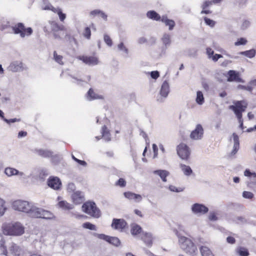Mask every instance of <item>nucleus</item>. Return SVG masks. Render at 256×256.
I'll return each instance as SVG.
<instances>
[{
	"label": "nucleus",
	"instance_id": "obj_23",
	"mask_svg": "<svg viewBox=\"0 0 256 256\" xmlns=\"http://www.w3.org/2000/svg\"><path fill=\"white\" fill-rule=\"evenodd\" d=\"M34 151V152L43 158H50L53 155V152L48 150L36 148Z\"/></svg>",
	"mask_w": 256,
	"mask_h": 256
},
{
	"label": "nucleus",
	"instance_id": "obj_62",
	"mask_svg": "<svg viewBox=\"0 0 256 256\" xmlns=\"http://www.w3.org/2000/svg\"><path fill=\"white\" fill-rule=\"evenodd\" d=\"M222 58V56L220 54H215L214 55H212V56L211 58L214 62H216L220 58Z\"/></svg>",
	"mask_w": 256,
	"mask_h": 256
},
{
	"label": "nucleus",
	"instance_id": "obj_13",
	"mask_svg": "<svg viewBox=\"0 0 256 256\" xmlns=\"http://www.w3.org/2000/svg\"><path fill=\"white\" fill-rule=\"evenodd\" d=\"M8 250L13 256H20L23 252L21 246L14 242H11L10 244Z\"/></svg>",
	"mask_w": 256,
	"mask_h": 256
},
{
	"label": "nucleus",
	"instance_id": "obj_22",
	"mask_svg": "<svg viewBox=\"0 0 256 256\" xmlns=\"http://www.w3.org/2000/svg\"><path fill=\"white\" fill-rule=\"evenodd\" d=\"M4 173L7 176L9 177L16 175L22 176L24 175L22 172H20L16 169L10 167H8L6 168L4 170Z\"/></svg>",
	"mask_w": 256,
	"mask_h": 256
},
{
	"label": "nucleus",
	"instance_id": "obj_59",
	"mask_svg": "<svg viewBox=\"0 0 256 256\" xmlns=\"http://www.w3.org/2000/svg\"><path fill=\"white\" fill-rule=\"evenodd\" d=\"M152 149L154 153V158H155L157 157L158 154V148L156 144H152Z\"/></svg>",
	"mask_w": 256,
	"mask_h": 256
},
{
	"label": "nucleus",
	"instance_id": "obj_38",
	"mask_svg": "<svg viewBox=\"0 0 256 256\" xmlns=\"http://www.w3.org/2000/svg\"><path fill=\"white\" fill-rule=\"evenodd\" d=\"M53 10V12L56 13L58 14L60 21L63 22L66 18V14L62 13V10L59 8H54Z\"/></svg>",
	"mask_w": 256,
	"mask_h": 256
},
{
	"label": "nucleus",
	"instance_id": "obj_10",
	"mask_svg": "<svg viewBox=\"0 0 256 256\" xmlns=\"http://www.w3.org/2000/svg\"><path fill=\"white\" fill-rule=\"evenodd\" d=\"M204 135V129L202 126L198 124L195 129L191 132L190 138L194 140H198L202 138Z\"/></svg>",
	"mask_w": 256,
	"mask_h": 256
},
{
	"label": "nucleus",
	"instance_id": "obj_42",
	"mask_svg": "<svg viewBox=\"0 0 256 256\" xmlns=\"http://www.w3.org/2000/svg\"><path fill=\"white\" fill-rule=\"evenodd\" d=\"M107 242L115 246L120 244V240L116 237L109 236L108 240Z\"/></svg>",
	"mask_w": 256,
	"mask_h": 256
},
{
	"label": "nucleus",
	"instance_id": "obj_63",
	"mask_svg": "<svg viewBox=\"0 0 256 256\" xmlns=\"http://www.w3.org/2000/svg\"><path fill=\"white\" fill-rule=\"evenodd\" d=\"M150 76L154 79H156L159 76V72L158 71H153L150 72Z\"/></svg>",
	"mask_w": 256,
	"mask_h": 256
},
{
	"label": "nucleus",
	"instance_id": "obj_64",
	"mask_svg": "<svg viewBox=\"0 0 256 256\" xmlns=\"http://www.w3.org/2000/svg\"><path fill=\"white\" fill-rule=\"evenodd\" d=\"M71 214H72V216H74L76 218H78V219L85 218L86 217V216H84L83 214H77L74 213V212H72Z\"/></svg>",
	"mask_w": 256,
	"mask_h": 256
},
{
	"label": "nucleus",
	"instance_id": "obj_61",
	"mask_svg": "<svg viewBox=\"0 0 256 256\" xmlns=\"http://www.w3.org/2000/svg\"><path fill=\"white\" fill-rule=\"evenodd\" d=\"M109 236H106V235H105L104 234H98V237L100 238V239H102V240H104L106 241H108V239H109Z\"/></svg>",
	"mask_w": 256,
	"mask_h": 256
},
{
	"label": "nucleus",
	"instance_id": "obj_49",
	"mask_svg": "<svg viewBox=\"0 0 256 256\" xmlns=\"http://www.w3.org/2000/svg\"><path fill=\"white\" fill-rule=\"evenodd\" d=\"M204 20L206 24L207 25L210 26V27H214V26L215 25L214 21L213 20H212L206 17H205L204 18Z\"/></svg>",
	"mask_w": 256,
	"mask_h": 256
},
{
	"label": "nucleus",
	"instance_id": "obj_47",
	"mask_svg": "<svg viewBox=\"0 0 256 256\" xmlns=\"http://www.w3.org/2000/svg\"><path fill=\"white\" fill-rule=\"evenodd\" d=\"M238 88L246 90L250 92H252V87L250 84L246 86L240 84L238 86Z\"/></svg>",
	"mask_w": 256,
	"mask_h": 256
},
{
	"label": "nucleus",
	"instance_id": "obj_43",
	"mask_svg": "<svg viewBox=\"0 0 256 256\" xmlns=\"http://www.w3.org/2000/svg\"><path fill=\"white\" fill-rule=\"evenodd\" d=\"M82 227L84 228L92 230H96V227L94 224H93L89 222H86L82 224Z\"/></svg>",
	"mask_w": 256,
	"mask_h": 256
},
{
	"label": "nucleus",
	"instance_id": "obj_16",
	"mask_svg": "<svg viewBox=\"0 0 256 256\" xmlns=\"http://www.w3.org/2000/svg\"><path fill=\"white\" fill-rule=\"evenodd\" d=\"M127 225L126 222L123 219L114 218L112 224V227L115 230H122Z\"/></svg>",
	"mask_w": 256,
	"mask_h": 256
},
{
	"label": "nucleus",
	"instance_id": "obj_34",
	"mask_svg": "<svg viewBox=\"0 0 256 256\" xmlns=\"http://www.w3.org/2000/svg\"><path fill=\"white\" fill-rule=\"evenodd\" d=\"M102 136L106 141L110 140V134L106 126H104L102 129Z\"/></svg>",
	"mask_w": 256,
	"mask_h": 256
},
{
	"label": "nucleus",
	"instance_id": "obj_32",
	"mask_svg": "<svg viewBox=\"0 0 256 256\" xmlns=\"http://www.w3.org/2000/svg\"><path fill=\"white\" fill-rule=\"evenodd\" d=\"M180 166L185 176H190L192 174V170L190 166L181 164Z\"/></svg>",
	"mask_w": 256,
	"mask_h": 256
},
{
	"label": "nucleus",
	"instance_id": "obj_17",
	"mask_svg": "<svg viewBox=\"0 0 256 256\" xmlns=\"http://www.w3.org/2000/svg\"><path fill=\"white\" fill-rule=\"evenodd\" d=\"M8 70L14 72L22 71L24 70L23 64L20 61L13 62L8 67Z\"/></svg>",
	"mask_w": 256,
	"mask_h": 256
},
{
	"label": "nucleus",
	"instance_id": "obj_45",
	"mask_svg": "<svg viewBox=\"0 0 256 256\" xmlns=\"http://www.w3.org/2000/svg\"><path fill=\"white\" fill-rule=\"evenodd\" d=\"M162 40L166 46L169 45L170 44V36L166 34H164L162 38Z\"/></svg>",
	"mask_w": 256,
	"mask_h": 256
},
{
	"label": "nucleus",
	"instance_id": "obj_37",
	"mask_svg": "<svg viewBox=\"0 0 256 256\" xmlns=\"http://www.w3.org/2000/svg\"><path fill=\"white\" fill-rule=\"evenodd\" d=\"M256 50L254 49H251L248 50H246L244 52H238L239 54L244 56L248 58H252L254 57L256 55Z\"/></svg>",
	"mask_w": 256,
	"mask_h": 256
},
{
	"label": "nucleus",
	"instance_id": "obj_30",
	"mask_svg": "<svg viewBox=\"0 0 256 256\" xmlns=\"http://www.w3.org/2000/svg\"><path fill=\"white\" fill-rule=\"evenodd\" d=\"M202 256H214V254L210 250L205 246H202L200 248Z\"/></svg>",
	"mask_w": 256,
	"mask_h": 256
},
{
	"label": "nucleus",
	"instance_id": "obj_36",
	"mask_svg": "<svg viewBox=\"0 0 256 256\" xmlns=\"http://www.w3.org/2000/svg\"><path fill=\"white\" fill-rule=\"evenodd\" d=\"M90 15L92 16H95L96 15L100 16H101L104 20H107V15L102 11L99 10H92L90 12Z\"/></svg>",
	"mask_w": 256,
	"mask_h": 256
},
{
	"label": "nucleus",
	"instance_id": "obj_4",
	"mask_svg": "<svg viewBox=\"0 0 256 256\" xmlns=\"http://www.w3.org/2000/svg\"><path fill=\"white\" fill-rule=\"evenodd\" d=\"M64 26L62 24H58L56 22L54 21H49L48 23L46 24L44 26V30L48 33H50V32H53L54 36V38H58L60 37V35L58 34L59 30H60V32L62 34H64Z\"/></svg>",
	"mask_w": 256,
	"mask_h": 256
},
{
	"label": "nucleus",
	"instance_id": "obj_19",
	"mask_svg": "<svg viewBox=\"0 0 256 256\" xmlns=\"http://www.w3.org/2000/svg\"><path fill=\"white\" fill-rule=\"evenodd\" d=\"M30 209V211L28 212L30 216L34 218H40L42 208H37L32 204Z\"/></svg>",
	"mask_w": 256,
	"mask_h": 256
},
{
	"label": "nucleus",
	"instance_id": "obj_60",
	"mask_svg": "<svg viewBox=\"0 0 256 256\" xmlns=\"http://www.w3.org/2000/svg\"><path fill=\"white\" fill-rule=\"evenodd\" d=\"M206 54L208 56V58H211L212 56L214 54V52L212 50V49L210 48H206Z\"/></svg>",
	"mask_w": 256,
	"mask_h": 256
},
{
	"label": "nucleus",
	"instance_id": "obj_25",
	"mask_svg": "<svg viewBox=\"0 0 256 256\" xmlns=\"http://www.w3.org/2000/svg\"><path fill=\"white\" fill-rule=\"evenodd\" d=\"M169 92V84L166 80H165L162 84L160 91V94L162 96L166 98L168 96Z\"/></svg>",
	"mask_w": 256,
	"mask_h": 256
},
{
	"label": "nucleus",
	"instance_id": "obj_6",
	"mask_svg": "<svg viewBox=\"0 0 256 256\" xmlns=\"http://www.w3.org/2000/svg\"><path fill=\"white\" fill-rule=\"evenodd\" d=\"M12 30L16 34H20L22 38L29 36L32 33L31 28H26L22 23L19 22L12 27Z\"/></svg>",
	"mask_w": 256,
	"mask_h": 256
},
{
	"label": "nucleus",
	"instance_id": "obj_15",
	"mask_svg": "<svg viewBox=\"0 0 256 256\" xmlns=\"http://www.w3.org/2000/svg\"><path fill=\"white\" fill-rule=\"evenodd\" d=\"M78 58L86 64L91 66L98 64L99 62L98 58L94 56H80Z\"/></svg>",
	"mask_w": 256,
	"mask_h": 256
},
{
	"label": "nucleus",
	"instance_id": "obj_9",
	"mask_svg": "<svg viewBox=\"0 0 256 256\" xmlns=\"http://www.w3.org/2000/svg\"><path fill=\"white\" fill-rule=\"evenodd\" d=\"M244 174L248 179L246 182L247 186L250 188L253 187L256 184V173L251 172L249 169H246Z\"/></svg>",
	"mask_w": 256,
	"mask_h": 256
},
{
	"label": "nucleus",
	"instance_id": "obj_28",
	"mask_svg": "<svg viewBox=\"0 0 256 256\" xmlns=\"http://www.w3.org/2000/svg\"><path fill=\"white\" fill-rule=\"evenodd\" d=\"M161 21L165 24L167 26H169V30H172L174 26H175V22L172 20H169L168 18L166 16H162L161 18Z\"/></svg>",
	"mask_w": 256,
	"mask_h": 256
},
{
	"label": "nucleus",
	"instance_id": "obj_51",
	"mask_svg": "<svg viewBox=\"0 0 256 256\" xmlns=\"http://www.w3.org/2000/svg\"><path fill=\"white\" fill-rule=\"evenodd\" d=\"M84 36L88 39L90 38L91 36V32L89 28H86L84 32Z\"/></svg>",
	"mask_w": 256,
	"mask_h": 256
},
{
	"label": "nucleus",
	"instance_id": "obj_40",
	"mask_svg": "<svg viewBox=\"0 0 256 256\" xmlns=\"http://www.w3.org/2000/svg\"><path fill=\"white\" fill-rule=\"evenodd\" d=\"M236 252L240 256H248L249 252L248 250L244 247H239L236 249Z\"/></svg>",
	"mask_w": 256,
	"mask_h": 256
},
{
	"label": "nucleus",
	"instance_id": "obj_31",
	"mask_svg": "<svg viewBox=\"0 0 256 256\" xmlns=\"http://www.w3.org/2000/svg\"><path fill=\"white\" fill-rule=\"evenodd\" d=\"M58 206L64 210H72L74 208L72 204L68 203L65 200H62L58 203Z\"/></svg>",
	"mask_w": 256,
	"mask_h": 256
},
{
	"label": "nucleus",
	"instance_id": "obj_48",
	"mask_svg": "<svg viewBox=\"0 0 256 256\" xmlns=\"http://www.w3.org/2000/svg\"><path fill=\"white\" fill-rule=\"evenodd\" d=\"M247 42V40L244 38H239L237 42H235L234 45L236 46H240V45H245Z\"/></svg>",
	"mask_w": 256,
	"mask_h": 256
},
{
	"label": "nucleus",
	"instance_id": "obj_27",
	"mask_svg": "<svg viewBox=\"0 0 256 256\" xmlns=\"http://www.w3.org/2000/svg\"><path fill=\"white\" fill-rule=\"evenodd\" d=\"M86 98L88 100H92L96 99H102V96H99L95 93L92 88H90L86 94Z\"/></svg>",
	"mask_w": 256,
	"mask_h": 256
},
{
	"label": "nucleus",
	"instance_id": "obj_39",
	"mask_svg": "<svg viewBox=\"0 0 256 256\" xmlns=\"http://www.w3.org/2000/svg\"><path fill=\"white\" fill-rule=\"evenodd\" d=\"M6 210L5 201L0 198V217L4 215Z\"/></svg>",
	"mask_w": 256,
	"mask_h": 256
},
{
	"label": "nucleus",
	"instance_id": "obj_3",
	"mask_svg": "<svg viewBox=\"0 0 256 256\" xmlns=\"http://www.w3.org/2000/svg\"><path fill=\"white\" fill-rule=\"evenodd\" d=\"M233 103L234 104L230 106L228 108L234 112L238 120L240 128L243 130L244 128L243 125L242 113L246 110L248 104L244 100L236 101L234 102Z\"/></svg>",
	"mask_w": 256,
	"mask_h": 256
},
{
	"label": "nucleus",
	"instance_id": "obj_57",
	"mask_svg": "<svg viewBox=\"0 0 256 256\" xmlns=\"http://www.w3.org/2000/svg\"><path fill=\"white\" fill-rule=\"evenodd\" d=\"M75 185L73 183H69L67 186V190L69 192H72L75 190Z\"/></svg>",
	"mask_w": 256,
	"mask_h": 256
},
{
	"label": "nucleus",
	"instance_id": "obj_52",
	"mask_svg": "<svg viewBox=\"0 0 256 256\" xmlns=\"http://www.w3.org/2000/svg\"><path fill=\"white\" fill-rule=\"evenodd\" d=\"M104 40L105 42L110 46H112V40H111V38H110V37L106 35V34H105L104 36Z\"/></svg>",
	"mask_w": 256,
	"mask_h": 256
},
{
	"label": "nucleus",
	"instance_id": "obj_11",
	"mask_svg": "<svg viewBox=\"0 0 256 256\" xmlns=\"http://www.w3.org/2000/svg\"><path fill=\"white\" fill-rule=\"evenodd\" d=\"M47 183L50 188L56 190H59L62 186L60 179L56 176H50Z\"/></svg>",
	"mask_w": 256,
	"mask_h": 256
},
{
	"label": "nucleus",
	"instance_id": "obj_1",
	"mask_svg": "<svg viewBox=\"0 0 256 256\" xmlns=\"http://www.w3.org/2000/svg\"><path fill=\"white\" fill-rule=\"evenodd\" d=\"M175 233L178 238L180 248L187 254L191 256H196L198 254V249L194 240L180 236L177 230H176Z\"/></svg>",
	"mask_w": 256,
	"mask_h": 256
},
{
	"label": "nucleus",
	"instance_id": "obj_20",
	"mask_svg": "<svg viewBox=\"0 0 256 256\" xmlns=\"http://www.w3.org/2000/svg\"><path fill=\"white\" fill-rule=\"evenodd\" d=\"M72 198L73 202L76 204H82L84 200V194L80 191L74 192L72 196Z\"/></svg>",
	"mask_w": 256,
	"mask_h": 256
},
{
	"label": "nucleus",
	"instance_id": "obj_54",
	"mask_svg": "<svg viewBox=\"0 0 256 256\" xmlns=\"http://www.w3.org/2000/svg\"><path fill=\"white\" fill-rule=\"evenodd\" d=\"M116 185H118L121 187H124L126 185V182L124 178H120L116 182Z\"/></svg>",
	"mask_w": 256,
	"mask_h": 256
},
{
	"label": "nucleus",
	"instance_id": "obj_44",
	"mask_svg": "<svg viewBox=\"0 0 256 256\" xmlns=\"http://www.w3.org/2000/svg\"><path fill=\"white\" fill-rule=\"evenodd\" d=\"M62 56L58 55L56 51L54 52V60L61 65L64 64V62L62 60Z\"/></svg>",
	"mask_w": 256,
	"mask_h": 256
},
{
	"label": "nucleus",
	"instance_id": "obj_29",
	"mask_svg": "<svg viewBox=\"0 0 256 256\" xmlns=\"http://www.w3.org/2000/svg\"><path fill=\"white\" fill-rule=\"evenodd\" d=\"M154 174L158 175L163 182H166V176L170 174L169 172L166 170H156L154 172Z\"/></svg>",
	"mask_w": 256,
	"mask_h": 256
},
{
	"label": "nucleus",
	"instance_id": "obj_26",
	"mask_svg": "<svg viewBox=\"0 0 256 256\" xmlns=\"http://www.w3.org/2000/svg\"><path fill=\"white\" fill-rule=\"evenodd\" d=\"M130 232L133 236H136L140 234H140L142 232V228L137 224H132L131 226Z\"/></svg>",
	"mask_w": 256,
	"mask_h": 256
},
{
	"label": "nucleus",
	"instance_id": "obj_41",
	"mask_svg": "<svg viewBox=\"0 0 256 256\" xmlns=\"http://www.w3.org/2000/svg\"><path fill=\"white\" fill-rule=\"evenodd\" d=\"M196 102L199 104H202L204 102V96L200 91L197 92Z\"/></svg>",
	"mask_w": 256,
	"mask_h": 256
},
{
	"label": "nucleus",
	"instance_id": "obj_55",
	"mask_svg": "<svg viewBox=\"0 0 256 256\" xmlns=\"http://www.w3.org/2000/svg\"><path fill=\"white\" fill-rule=\"evenodd\" d=\"M250 25V22L248 20H244L243 21V22L242 24L241 28L242 30H246L249 26Z\"/></svg>",
	"mask_w": 256,
	"mask_h": 256
},
{
	"label": "nucleus",
	"instance_id": "obj_33",
	"mask_svg": "<svg viewBox=\"0 0 256 256\" xmlns=\"http://www.w3.org/2000/svg\"><path fill=\"white\" fill-rule=\"evenodd\" d=\"M54 218V216L52 213L50 211L42 209L41 212V216L40 218L46 220H50Z\"/></svg>",
	"mask_w": 256,
	"mask_h": 256
},
{
	"label": "nucleus",
	"instance_id": "obj_50",
	"mask_svg": "<svg viewBox=\"0 0 256 256\" xmlns=\"http://www.w3.org/2000/svg\"><path fill=\"white\" fill-rule=\"evenodd\" d=\"M0 256H8V252L6 245L0 248Z\"/></svg>",
	"mask_w": 256,
	"mask_h": 256
},
{
	"label": "nucleus",
	"instance_id": "obj_8",
	"mask_svg": "<svg viewBox=\"0 0 256 256\" xmlns=\"http://www.w3.org/2000/svg\"><path fill=\"white\" fill-rule=\"evenodd\" d=\"M176 151L182 160H188L189 158L190 151L186 144H180L178 146Z\"/></svg>",
	"mask_w": 256,
	"mask_h": 256
},
{
	"label": "nucleus",
	"instance_id": "obj_35",
	"mask_svg": "<svg viewBox=\"0 0 256 256\" xmlns=\"http://www.w3.org/2000/svg\"><path fill=\"white\" fill-rule=\"evenodd\" d=\"M146 16L149 18L156 20H159L162 18L160 16L157 12L154 10H150L148 12Z\"/></svg>",
	"mask_w": 256,
	"mask_h": 256
},
{
	"label": "nucleus",
	"instance_id": "obj_12",
	"mask_svg": "<svg viewBox=\"0 0 256 256\" xmlns=\"http://www.w3.org/2000/svg\"><path fill=\"white\" fill-rule=\"evenodd\" d=\"M192 210L196 214L201 215L206 213L208 208L204 204H194L192 206Z\"/></svg>",
	"mask_w": 256,
	"mask_h": 256
},
{
	"label": "nucleus",
	"instance_id": "obj_21",
	"mask_svg": "<svg viewBox=\"0 0 256 256\" xmlns=\"http://www.w3.org/2000/svg\"><path fill=\"white\" fill-rule=\"evenodd\" d=\"M124 196L129 200H134L136 202H140L142 200L141 195L136 194L130 192H126L124 193Z\"/></svg>",
	"mask_w": 256,
	"mask_h": 256
},
{
	"label": "nucleus",
	"instance_id": "obj_7",
	"mask_svg": "<svg viewBox=\"0 0 256 256\" xmlns=\"http://www.w3.org/2000/svg\"><path fill=\"white\" fill-rule=\"evenodd\" d=\"M31 204L27 201L17 200L12 203V207L16 210L28 214L30 210Z\"/></svg>",
	"mask_w": 256,
	"mask_h": 256
},
{
	"label": "nucleus",
	"instance_id": "obj_56",
	"mask_svg": "<svg viewBox=\"0 0 256 256\" xmlns=\"http://www.w3.org/2000/svg\"><path fill=\"white\" fill-rule=\"evenodd\" d=\"M4 120L6 122V123L10 124V123L15 122H20V118H12L10 120H8L6 118H4Z\"/></svg>",
	"mask_w": 256,
	"mask_h": 256
},
{
	"label": "nucleus",
	"instance_id": "obj_5",
	"mask_svg": "<svg viewBox=\"0 0 256 256\" xmlns=\"http://www.w3.org/2000/svg\"><path fill=\"white\" fill-rule=\"evenodd\" d=\"M84 212L94 218H98L101 216V212L96 204L92 202H87L82 206Z\"/></svg>",
	"mask_w": 256,
	"mask_h": 256
},
{
	"label": "nucleus",
	"instance_id": "obj_18",
	"mask_svg": "<svg viewBox=\"0 0 256 256\" xmlns=\"http://www.w3.org/2000/svg\"><path fill=\"white\" fill-rule=\"evenodd\" d=\"M140 239L148 246H152V244L153 238L151 233L142 232L140 234Z\"/></svg>",
	"mask_w": 256,
	"mask_h": 256
},
{
	"label": "nucleus",
	"instance_id": "obj_53",
	"mask_svg": "<svg viewBox=\"0 0 256 256\" xmlns=\"http://www.w3.org/2000/svg\"><path fill=\"white\" fill-rule=\"evenodd\" d=\"M118 47L119 50L124 51L126 54H128V48L124 46L123 42H120V44H118Z\"/></svg>",
	"mask_w": 256,
	"mask_h": 256
},
{
	"label": "nucleus",
	"instance_id": "obj_24",
	"mask_svg": "<svg viewBox=\"0 0 256 256\" xmlns=\"http://www.w3.org/2000/svg\"><path fill=\"white\" fill-rule=\"evenodd\" d=\"M232 138L234 144L233 150L232 152V154L234 155L237 152L238 150L239 149L240 142L238 136L236 134L233 133Z\"/></svg>",
	"mask_w": 256,
	"mask_h": 256
},
{
	"label": "nucleus",
	"instance_id": "obj_46",
	"mask_svg": "<svg viewBox=\"0 0 256 256\" xmlns=\"http://www.w3.org/2000/svg\"><path fill=\"white\" fill-rule=\"evenodd\" d=\"M242 196L245 198L252 199L254 198V194L250 192L244 191L242 192Z\"/></svg>",
	"mask_w": 256,
	"mask_h": 256
},
{
	"label": "nucleus",
	"instance_id": "obj_14",
	"mask_svg": "<svg viewBox=\"0 0 256 256\" xmlns=\"http://www.w3.org/2000/svg\"><path fill=\"white\" fill-rule=\"evenodd\" d=\"M228 81L244 82V80L240 78V74L234 70H230L228 72Z\"/></svg>",
	"mask_w": 256,
	"mask_h": 256
},
{
	"label": "nucleus",
	"instance_id": "obj_2",
	"mask_svg": "<svg viewBox=\"0 0 256 256\" xmlns=\"http://www.w3.org/2000/svg\"><path fill=\"white\" fill-rule=\"evenodd\" d=\"M2 229L6 236H20L24 233V227L19 222L4 223Z\"/></svg>",
	"mask_w": 256,
	"mask_h": 256
},
{
	"label": "nucleus",
	"instance_id": "obj_58",
	"mask_svg": "<svg viewBox=\"0 0 256 256\" xmlns=\"http://www.w3.org/2000/svg\"><path fill=\"white\" fill-rule=\"evenodd\" d=\"M169 189L172 192H182L183 190L182 188H178L176 186H170L169 187Z\"/></svg>",
	"mask_w": 256,
	"mask_h": 256
}]
</instances>
